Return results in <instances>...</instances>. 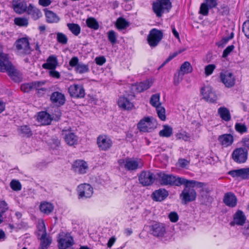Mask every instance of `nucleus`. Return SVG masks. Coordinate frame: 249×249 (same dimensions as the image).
<instances>
[{
  "instance_id": "obj_57",
  "label": "nucleus",
  "mask_w": 249,
  "mask_h": 249,
  "mask_svg": "<svg viewBox=\"0 0 249 249\" xmlns=\"http://www.w3.org/2000/svg\"><path fill=\"white\" fill-rule=\"evenodd\" d=\"M209 8L205 3H203L201 4L199 13L204 16H207L209 13Z\"/></svg>"
},
{
  "instance_id": "obj_29",
  "label": "nucleus",
  "mask_w": 249,
  "mask_h": 249,
  "mask_svg": "<svg viewBox=\"0 0 249 249\" xmlns=\"http://www.w3.org/2000/svg\"><path fill=\"white\" fill-rule=\"evenodd\" d=\"M58 65V61L55 56L52 55L47 59V62L43 64L42 67L46 69H55Z\"/></svg>"
},
{
  "instance_id": "obj_36",
  "label": "nucleus",
  "mask_w": 249,
  "mask_h": 249,
  "mask_svg": "<svg viewBox=\"0 0 249 249\" xmlns=\"http://www.w3.org/2000/svg\"><path fill=\"white\" fill-rule=\"evenodd\" d=\"M184 181H182V184H184L185 186H189L193 188L194 187L197 186L199 188L203 187L205 184L203 182H198L194 180H188L182 178Z\"/></svg>"
},
{
  "instance_id": "obj_64",
  "label": "nucleus",
  "mask_w": 249,
  "mask_h": 249,
  "mask_svg": "<svg viewBox=\"0 0 249 249\" xmlns=\"http://www.w3.org/2000/svg\"><path fill=\"white\" fill-rule=\"evenodd\" d=\"M205 3L209 8H213L217 5L216 0H205Z\"/></svg>"
},
{
  "instance_id": "obj_58",
  "label": "nucleus",
  "mask_w": 249,
  "mask_h": 249,
  "mask_svg": "<svg viewBox=\"0 0 249 249\" xmlns=\"http://www.w3.org/2000/svg\"><path fill=\"white\" fill-rule=\"evenodd\" d=\"M183 74H180L178 72L177 75H175L174 78V83L176 86H178L183 79Z\"/></svg>"
},
{
  "instance_id": "obj_45",
  "label": "nucleus",
  "mask_w": 249,
  "mask_h": 249,
  "mask_svg": "<svg viewBox=\"0 0 249 249\" xmlns=\"http://www.w3.org/2000/svg\"><path fill=\"white\" fill-rule=\"evenodd\" d=\"M234 128L237 132L241 134L248 132V128L244 124L236 123L235 124Z\"/></svg>"
},
{
  "instance_id": "obj_18",
  "label": "nucleus",
  "mask_w": 249,
  "mask_h": 249,
  "mask_svg": "<svg viewBox=\"0 0 249 249\" xmlns=\"http://www.w3.org/2000/svg\"><path fill=\"white\" fill-rule=\"evenodd\" d=\"M59 114L56 116V118H52L51 116L45 111H41L39 112L37 116V120L42 125H48L50 124L54 118L55 120H58L60 117V114L58 112Z\"/></svg>"
},
{
  "instance_id": "obj_12",
  "label": "nucleus",
  "mask_w": 249,
  "mask_h": 249,
  "mask_svg": "<svg viewBox=\"0 0 249 249\" xmlns=\"http://www.w3.org/2000/svg\"><path fill=\"white\" fill-rule=\"evenodd\" d=\"M220 79L226 87L230 88L233 87L235 84V78L232 73L225 71L221 72Z\"/></svg>"
},
{
  "instance_id": "obj_30",
  "label": "nucleus",
  "mask_w": 249,
  "mask_h": 249,
  "mask_svg": "<svg viewBox=\"0 0 249 249\" xmlns=\"http://www.w3.org/2000/svg\"><path fill=\"white\" fill-rule=\"evenodd\" d=\"M246 220V217L241 210H238L233 216V223L237 225H243Z\"/></svg>"
},
{
  "instance_id": "obj_17",
  "label": "nucleus",
  "mask_w": 249,
  "mask_h": 249,
  "mask_svg": "<svg viewBox=\"0 0 249 249\" xmlns=\"http://www.w3.org/2000/svg\"><path fill=\"white\" fill-rule=\"evenodd\" d=\"M73 171L79 174H84L87 172L88 165L86 162L83 160H75L72 166Z\"/></svg>"
},
{
  "instance_id": "obj_59",
  "label": "nucleus",
  "mask_w": 249,
  "mask_h": 249,
  "mask_svg": "<svg viewBox=\"0 0 249 249\" xmlns=\"http://www.w3.org/2000/svg\"><path fill=\"white\" fill-rule=\"evenodd\" d=\"M234 46L232 45L228 46L223 51L222 56L226 57L233 50Z\"/></svg>"
},
{
  "instance_id": "obj_39",
  "label": "nucleus",
  "mask_w": 249,
  "mask_h": 249,
  "mask_svg": "<svg viewBox=\"0 0 249 249\" xmlns=\"http://www.w3.org/2000/svg\"><path fill=\"white\" fill-rule=\"evenodd\" d=\"M86 24L89 28L95 30L98 29L99 27L98 21L92 17L88 18L87 19Z\"/></svg>"
},
{
  "instance_id": "obj_16",
  "label": "nucleus",
  "mask_w": 249,
  "mask_h": 249,
  "mask_svg": "<svg viewBox=\"0 0 249 249\" xmlns=\"http://www.w3.org/2000/svg\"><path fill=\"white\" fill-rule=\"evenodd\" d=\"M69 92L70 95L75 98H83L85 93L82 85L79 84H73L69 88Z\"/></svg>"
},
{
  "instance_id": "obj_9",
  "label": "nucleus",
  "mask_w": 249,
  "mask_h": 249,
  "mask_svg": "<svg viewBox=\"0 0 249 249\" xmlns=\"http://www.w3.org/2000/svg\"><path fill=\"white\" fill-rule=\"evenodd\" d=\"M201 93L203 98L207 102L215 103L217 97L213 88L209 86H204L201 89Z\"/></svg>"
},
{
  "instance_id": "obj_13",
  "label": "nucleus",
  "mask_w": 249,
  "mask_h": 249,
  "mask_svg": "<svg viewBox=\"0 0 249 249\" xmlns=\"http://www.w3.org/2000/svg\"><path fill=\"white\" fill-rule=\"evenodd\" d=\"M73 244V240L70 234H62L58 241L59 249H73L71 247Z\"/></svg>"
},
{
  "instance_id": "obj_35",
  "label": "nucleus",
  "mask_w": 249,
  "mask_h": 249,
  "mask_svg": "<svg viewBox=\"0 0 249 249\" xmlns=\"http://www.w3.org/2000/svg\"><path fill=\"white\" fill-rule=\"evenodd\" d=\"M193 67L190 62L188 61L184 62L180 66L179 72L180 74L183 75L185 74H188L193 71Z\"/></svg>"
},
{
  "instance_id": "obj_15",
  "label": "nucleus",
  "mask_w": 249,
  "mask_h": 249,
  "mask_svg": "<svg viewBox=\"0 0 249 249\" xmlns=\"http://www.w3.org/2000/svg\"><path fill=\"white\" fill-rule=\"evenodd\" d=\"M154 180L153 174L149 171H142L139 176L140 183L143 186L151 185L154 182Z\"/></svg>"
},
{
  "instance_id": "obj_56",
  "label": "nucleus",
  "mask_w": 249,
  "mask_h": 249,
  "mask_svg": "<svg viewBox=\"0 0 249 249\" xmlns=\"http://www.w3.org/2000/svg\"><path fill=\"white\" fill-rule=\"evenodd\" d=\"M9 209V206L7 202L4 200L0 201V212L1 213H3Z\"/></svg>"
},
{
  "instance_id": "obj_54",
  "label": "nucleus",
  "mask_w": 249,
  "mask_h": 249,
  "mask_svg": "<svg viewBox=\"0 0 249 249\" xmlns=\"http://www.w3.org/2000/svg\"><path fill=\"white\" fill-rule=\"evenodd\" d=\"M176 137L178 140H182L186 142L189 141L190 139V137L186 132L178 133L176 134Z\"/></svg>"
},
{
  "instance_id": "obj_55",
  "label": "nucleus",
  "mask_w": 249,
  "mask_h": 249,
  "mask_svg": "<svg viewBox=\"0 0 249 249\" xmlns=\"http://www.w3.org/2000/svg\"><path fill=\"white\" fill-rule=\"evenodd\" d=\"M21 90L24 92H28L33 89L32 83L23 84L20 87Z\"/></svg>"
},
{
  "instance_id": "obj_14",
  "label": "nucleus",
  "mask_w": 249,
  "mask_h": 249,
  "mask_svg": "<svg viewBox=\"0 0 249 249\" xmlns=\"http://www.w3.org/2000/svg\"><path fill=\"white\" fill-rule=\"evenodd\" d=\"M97 143L100 150L107 151L111 147L113 142L108 136L100 135L97 139Z\"/></svg>"
},
{
  "instance_id": "obj_8",
  "label": "nucleus",
  "mask_w": 249,
  "mask_h": 249,
  "mask_svg": "<svg viewBox=\"0 0 249 249\" xmlns=\"http://www.w3.org/2000/svg\"><path fill=\"white\" fill-rule=\"evenodd\" d=\"M77 191L79 199L89 198L93 193V188L90 184L87 183H83L78 185Z\"/></svg>"
},
{
  "instance_id": "obj_63",
  "label": "nucleus",
  "mask_w": 249,
  "mask_h": 249,
  "mask_svg": "<svg viewBox=\"0 0 249 249\" xmlns=\"http://www.w3.org/2000/svg\"><path fill=\"white\" fill-rule=\"evenodd\" d=\"M242 233L247 238L249 237V222H247L242 228Z\"/></svg>"
},
{
  "instance_id": "obj_6",
  "label": "nucleus",
  "mask_w": 249,
  "mask_h": 249,
  "mask_svg": "<svg viewBox=\"0 0 249 249\" xmlns=\"http://www.w3.org/2000/svg\"><path fill=\"white\" fill-rule=\"evenodd\" d=\"M18 53L19 54H27L30 53L31 48L27 37L18 39L15 43Z\"/></svg>"
},
{
  "instance_id": "obj_23",
  "label": "nucleus",
  "mask_w": 249,
  "mask_h": 249,
  "mask_svg": "<svg viewBox=\"0 0 249 249\" xmlns=\"http://www.w3.org/2000/svg\"><path fill=\"white\" fill-rule=\"evenodd\" d=\"M118 105L121 108L130 110L133 108V104L126 97L120 96L118 101Z\"/></svg>"
},
{
  "instance_id": "obj_21",
  "label": "nucleus",
  "mask_w": 249,
  "mask_h": 249,
  "mask_svg": "<svg viewBox=\"0 0 249 249\" xmlns=\"http://www.w3.org/2000/svg\"><path fill=\"white\" fill-rule=\"evenodd\" d=\"M51 102L56 106L63 105L65 103V97L63 94L58 91L53 92L50 98Z\"/></svg>"
},
{
  "instance_id": "obj_24",
  "label": "nucleus",
  "mask_w": 249,
  "mask_h": 249,
  "mask_svg": "<svg viewBox=\"0 0 249 249\" xmlns=\"http://www.w3.org/2000/svg\"><path fill=\"white\" fill-rule=\"evenodd\" d=\"M218 140L223 146L227 147L232 144L233 137L230 134H225L219 136Z\"/></svg>"
},
{
  "instance_id": "obj_31",
  "label": "nucleus",
  "mask_w": 249,
  "mask_h": 249,
  "mask_svg": "<svg viewBox=\"0 0 249 249\" xmlns=\"http://www.w3.org/2000/svg\"><path fill=\"white\" fill-rule=\"evenodd\" d=\"M46 21L48 23H57L60 20L59 17L53 11L44 9Z\"/></svg>"
},
{
  "instance_id": "obj_27",
  "label": "nucleus",
  "mask_w": 249,
  "mask_h": 249,
  "mask_svg": "<svg viewBox=\"0 0 249 249\" xmlns=\"http://www.w3.org/2000/svg\"><path fill=\"white\" fill-rule=\"evenodd\" d=\"M63 134L64 135V139L66 142L69 145H74L77 144L78 137L72 132L63 131Z\"/></svg>"
},
{
  "instance_id": "obj_22",
  "label": "nucleus",
  "mask_w": 249,
  "mask_h": 249,
  "mask_svg": "<svg viewBox=\"0 0 249 249\" xmlns=\"http://www.w3.org/2000/svg\"><path fill=\"white\" fill-rule=\"evenodd\" d=\"M223 202L227 206L233 208L236 206L237 199L233 193L228 192L225 194Z\"/></svg>"
},
{
  "instance_id": "obj_53",
  "label": "nucleus",
  "mask_w": 249,
  "mask_h": 249,
  "mask_svg": "<svg viewBox=\"0 0 249 249\" xmlns=\"http://www.w3.org/2000/svg\"><path fill=\"white\" fill-rule=\"evenodd\" d=\"M242 31L245 36L249 39V20L244 22L242 26Z\"/></svg>"
},
{
  "instance_id": "obj_11",
  "label": "nucleus",
  "mask_w": 249,
  "mask_h": 249,
  "mask_svg": "<svg viewBox=\"0 0 249 249\" xmlns=\"http://www.w3.org/2000/svg\"><path fill=\"white\" fill-rule=\"evenodd\" d=\"M182 200L185 203L193 201L196 199V193L194 188L185 186L180 195Z\"/></svg>"
},
{
  "instance_id": "obj_44",
  "label": "nucleus",
  "mask_w": 249,
  "mask_h": 249,
  "mask_svg": "<svg viewBox=\"0 0 249 249\" xmlns=\"http://www.w3.org/2000/svg\"><path fill=\"white\" fill-rule=\"evenodd\" d=\"M67 27L71 32L75 36H78L81 32L80 26L75 23H68Z\"/></svg>"
},
{
  "instance_id": "obj_61",
  "label": "nucleus",
  "mask_w": 249,
  "mask_h": 249,
  "mask_svg": "<svg viewBox=\"0 0 249 249\" xmlns=\"http://www.w3.org/2000/svg\"><path fill=\"white\" fill-rule=\"evenodd\" d=\"M168 216L170 220L172 222H176L178 220V216L176 212L170 213Z\"/></svg>"
},
{
  "instance_id": "obj_19",
  "label": "nucleus",
  "mask_w": 249,
  "mask_h": 249,
  "mask_svg": "<svg viewBox=\"0 0 249 249\" xmlns=\"http://www.w3.org/2000/svg\"><path fill=\"white\" fill-rule=\"evenodd\" d=\"M152 234L158 237H162L166 233V228L163 223H158L152 226Z\"/></svg>"
},
{
  "instance_id": "obj_60",
  "label": "nucleus",
  "mask_w": 249,
  "mask_h": 249,
  "mask_svg": "<svg viewBox=\"0 0 249 249\" xmlns=\"http://www.w3.org/2000/svg\"><path fill=\"white\" fill-rule=\"evenodd\" d=\"M78 64H79V59L76 56L72 57L69 62L70 66L75 68H76Z\"/></svg>"
},
{
  "instance_id": "obj_51",
  "label": "nucleus",
  "mask_w": 249,
  "mask_h": 249,
  "mask_svg": "<svg viewBox=\"0 0 249 249\" xmlns=\"http://www.w3.org/2000/svg\"><path fill=\"white\" fill-rule=\"evenodd\" d=\"M215 68L216 66L214 64H209L206 66L204 68L205 75L206 76L211 75Z\"/></svg>"
},
{
  "instance_id": "obj_1",
  "label": "nucleus",
  "mask_w": 249,
  "mask_h": 249,
  "mask_svg": "<svg viewBox=\"0 0 249 249\" xmlns=\"http://www.w3.org/2000/svg\"><path fill=\"white\" fill-rule=\"evenodd\" d=\"M120 168L128 171H134L142 166V163L140 159L134 158H126L121 159L118 160Z\"/></svg>"
},
{
  "instance_id": "obj_43",
  "label": "nucleus",
  "mask_w": 249,
  "mask_h": 249,
  "mask_svg": "<svg viewBox=\"0 0 249 249\" xmlns=\"http://www.w3.org/2000/svg\"><path fill=\"white\" fill-rule=\"evenodd\" d=\"M33 84V89H36L38 90V93L39 94H43V92H41V91L44 92L46 91V89L42 88V86L44 85V81H35L32 82Z\"/></svg>"
},
{
  "instance_id": "obj_41",
  "label": "nucleus",
  "mask_w": 249,
  "mask_h": 249,
  "mask_svg": "<svg viewBox=\"0 0 249 249\" xmlns=\"http://www.w3.org/2000/svg\"><path fill=\"white\" fill-rule=\"evenodd\" d=\"M51 243V240L46 238V233H43L41 237V243L39 249H47Z\"/></svg>"
},
{
  "instance_id": "obj_50",
  "label": "nucleus",
  "mask_w": 249,
  "mask_h": 249,
  "mask_svg": "<svg viewBox=\"0 0 249 249\" xmlns=\"http://www.w3.org/2000/svg\"><path fill=\"white\" fill-rule=\"evenodd\" d=\"M57 40L60 43L66 44L68 42V38L65 34L62 33H57Z\"/></svg>"
},
{
  "instance_id": "obj_37",
  "label": "nucleus",
  "mask_w": 249,
  "mask_h": 249,
  "mask_svg": "<svg viewBox=\"0 0 249 249\" xmlns=\"http://www.w3.org/2000/svg\"><path fill=\"white\" fill-rule=\"evenodd\" d=\"M173 133L172 128L167 125L163 126V128L159 132V135L161 137H169Z\"/></svg>"
},
{
  "instance_id": "obj_3",
  "label": "nucleus",
  "mask_w": 249,
  "mask_h": 249,
  "mask_svg": "<svg viewBox=\"0 0 249 249\" xmlns=\"http://www.w3.org/2000/svg\"><path fill=\"white\" fill-rule=\"evenodd\" d=\"M172 8L170 0H157L152 4V9L158 17H161L163 14L168 13Z\"/></svg>"
},
{
  "instance_id": "obj_38",
  "label": "nucleus",
  "mask_w": 249,
  "mask_h": 249,
  "mask_svg": "<svg viewBox=\"0 0 249 249\" xmlns=\"http://www.w3.org/2000/svg\"><path fill=\"white\" fill-rule=\"evenodd\" d=\"M18 132L19 134L26 137H30L32 135V132L29 126L26 125H21L18 127Z\"/></svg>"
},
{
  "instance_id": "obj_4",
  "label": "nucleus",
  "mask_w": 249,
  "mask_h": 249,
  "mask_svg": "<svg viewBox=\"0 0 249 249\" xmlns=\"http://www.w3.org/2000/svg\"><path fill=\"white\" fill-rule=\"evenodd\" d=\"M7 71L11 77L15 75L16 70L6 54L0 53V72Z\"/></svg>"
},
{
  "instance_id": "obj_2",
  "label": "nucleus",
  "mask_w": 249,
  "mask_h": 249,
  "mask_svg": "<svg viewBox=\"0 0 249 249\" xmlns=\"http://www.w3.org/2000/svg\"><path fill=\"white\" fill-rule=\"evenodd\" d=\"M159 181L162 185L177 186L182 185V178L178 177L172 174L160 172L158 174Z\"/></svg>"
},
{
  "instance_id": "obj_20",
  "label": "nucleus",
  "mask_w": 249,
  "mask_h": 249,
  "mask_svg": "<svg viewBox=\"0 0 249 249\" xmlns=\"http://www.w3.org/2000/svg\"><path fill=\"white\" fill-rule=\"evenodd\" d=\"M228 174L232 177H240L245 179L249 178V167L231 170Z\"/></svg>"
},
{
  "instance_id": "obj_48",
  "label": "nucleus",
  "mask_w": 249,
  "mask_h": 249,
  "mask_svg": "<svg viewBox=\"0 0 249 249\" xmlns=\"http://www.w3.org/2000/svg\"><path fill=\"white\" fill-rule=\"evenodd\" d=\"M128 26V22L123 18H119L116 22V26L119 29H124Z\"/></svg>"
},
{
  "instance_id": "obj_49",
  "label": "nucleus",
  "mask_w": 249,
  "mask_h": 249,
  "mask_svg": "<svg viewBox=\"0 0 249 249\" xmlns=\"http://www.w3.org/2000/svg\"><path fill=\"white\" fill-rule=\"evenodd\" d=\"M156 110L159 117L162 121H164L166 119L165 110V108L161 106H159L156 107Z\"/></svg>"
},
{
  "instance_id": "obj_34",
  "label": "nucleus",
  "mask_w": 249,
  "mask_h": 249,
  "mask_svg": "<svg viewBox=\"0 0 249 249\" xmlns=\"http://www.w3.org/2000/svg\"><path fill=\"white\" fill-rule=\"evenodd\" d=\"M152 80H147L143 82H140L136 85L137 90L139 92H142L148 89L152 85Z\"/></svg>"
},
{
  "instance_id": "obj_40",
  "label": "nucleus",
  "mask_w": 249,
  "mask_h": 249,
  "mask_svg": "<svg viewBox=\"0 0 249 249\" xmlns=\"http://www.w3.org/2000/svg\"><path fill=\"white\" fill-rule=\"evenodd\" d=\"M160 93H156L155 94H153L150 98V104L151 105V106L156 108L159 106H161V103L160 102Z\"/></svg>"
},
{
  "instance_id": "obj_62",
  "label": "nucleus",
  "mask_w": 249,
  "mask_h": 249,
  "mask_svg": "<svg viewBox=\"0 0 249 249\" xmlns=\"http://www.w3.org/2000/svg\"><path fill=\"white\" fill-rule=\"evenodd\" d=\"M189 161L184 159H180L178 160V164L179 167L181 168H186L189 165Z\"/></svg>"
},
{
  "instance_id": "obj_5",
  "label": "nucleus",
  "mask_w": 249,
  "mask_h": 249,
  "mask_svg": "<svg viewBox=\"0 0 249 249\" xmlns=\"http://www.w3.org/2000/svg\"><path fill=\"white\" fill-rule=\"evenodd\" d=\"M157 123L152 117H146L142 119L138 124L140 131L150 132L156 127Z\"/></svg>"
},
{
  "instance_id": "obj_46",
  "label": "nucleus",
  "mask_w": 249,
  "mask_h": 249,
  "mask_svg": "<svg viewBox=\"0 0 249 249\" xmlns=\"http://www.w3.org/2000/svg\"><path fill=\"white\" fill-rule=\"evenodd\" d=\"M15 23L19 26L27 27L28 20L25 18H16L14 19Z\"/></svg>"
},
{
  "instance_id": "obj_32",
  "label": "nucleus",
  "mask_w": 249,
  "mask_h": 249,
  "mask_svg": "<svg viewBox=\"0 0 249 249\" xmlns=\"http://www.w3.org/2000/svg\"><path fill=\"white\" fill-rule=\"evenodd\" d=\"M217 113L220 117L226 122H229L231 120V115L230 110L226 107H220L218 109Z\"/></svg>"
},
{
  "instance_id": "obj_47",
  "label": "nucleus",
  "mask_w": 249,
  "mask_h": 249,
  "mask_svg": "<svg viewBox=\"0 0 249 249\" xmlns=\"http://www.w3.org/2000/svg\"><path fill=\"white\" fill-rule=\"evenodd\" d=\"M11 188L15 191H19L21 190L22 186L20 182L16 179H13L10 183Z\"/></svg>"
},
{
  "instance_id": "obj_28",
  "label": "nucleus",
  "mask_w": 249,
  "mask_h": 249,
  "mask_svg": "<svg viewBox=\"0 0 249 249\" xmlns=\"http://www.w3.org/2000/svg\"><path fill=\"white\" fill-rule=\"evenodd\" d=\"M28 7L25 1H14L13 2V8L15 12L18 14H22L27 12Z\"/></svg>"
},
{
  "instance_id": "obj_52",
  "label": "nucleus",
  "mask_w": 249,
  "mask_h": 249,
  "mask_svg": "<svg viewBox=\"0 0 249 249\" xmlns=\"http://www.w3.org/2000/svg\"><path fill=\"white\" fill-rule=\"evenodd\" d=\"M108 39L112 44L116 43L117 36L114 31L111 30L108 32Z\"/></svg>"
},
{
  "instance_id": "obj_25",
  "label": "nucleus",
  "mask_w": 249,
  "mask_h": 249,
  "mask_svg": "<svg viewBox=\"0 0 249 249\" xmlns=\"http://www.w3.org/2000/svg\"><path fill=\"white\" fill-rule=\"evenodd\" d=\"M27 13L35 20H37L42 16L41 11L32 4L28 6Z\"/></svg>"
},
{
  "instance_id": "obj_7",
  "label": "nucleus",
  "mask_w": 249,
  "mask_h": 249,
  "mask_svg": "<svg viewBox=\"0 0 249 249\" xmlns=\"http://www.w3.org/2000/svg\"><path fill=\"white\" fill-rule=\"evenodd\" d=\"M163 37V33L161 31L156 29H152L147 36V41L151 47L158 45Z\"/></svg>"
},
{
  "instance_id": "obj_26",
  "label": "nucleus",
  "mask_w": 249,
  "mask_h": 249,
  "mask_svg": "<svg viewBox=\"0 0 249 249\" xmlns=\"http://www.w3.org/2000/svg\"><path fill=\"white\" fill-rule=\"evenodd\" d=\"M168 196V193L164 189H160L155 191L152 195V198L156 201H161L165 199Z\"/></svg>"
},
{
  "instance_id": "obj_33",
  "label": "nucleus",
  "mask_w": 249,
  "mask_h": 249,
  "mask_svg": "<svg viewBox=\"0 0 249 249\" xmlns=\"http://www.w3.org/2000/svg\"><path fill=\"white\" fill-rule=\"evenodd\" d=\"M39 208L42 213L46 214H49L53 211L54 206L50 202L43 201L40 203Z\"/></svg>"
},
{
  "instance_id": "obj_10",
  "label": "nucleus",
  "mask_w": 249,
  "mask_h": 249,
  "mask_svg": "<svg viewBox=\"0 0 249 249\" xmlns=\"http://www.w3.org/2000/svg\"><path fill=\"white\" fill-rule=\"evenodd\" d=\"M232 158L237 163H244L248 159V151L245 148H238L232 154Z\"/></svg>"
},
{
  "instance_id": "obj_42",
  "label": "nucleus",
  "mask_w": 249,
  "mask_h": 249,
  "mask_svg": "<svg viewBox=\"0 0 249 249\" xmlns=\"http://www.w3.org/2000/svg\"><path fill=\"white\" fill-rule=\"evenodd\" d=\"M75 71L76 73L80 74L88 72L89 71V65L82 63H79V64L75 68Z\"/></svg>"
}]
</instances>
